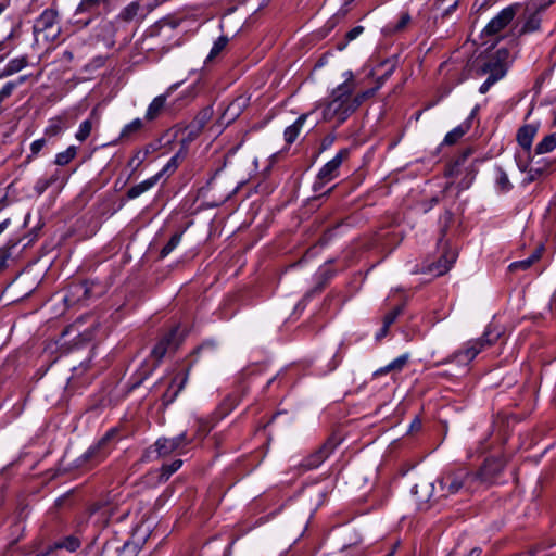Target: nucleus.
Listing matches in <instances>:
<instances>
[{"instance_id": "obj_1", "label": "nucleus", "mask_w": 556, "mask_h": 556, "mask_svg": "<svg viewBox=\"0 0 556 556\" xmlns=\"http://www.w3.org/2000/svg\"><path fill=\"white\" fill-rule=\"evenodd\" d=\"M353 92L348 85H338L330 94V100L323 105V119L345 122L354 113Z\"/></svg>"}, {"instance_id": "obj_2", "label": "nucleus", "mask_w": 556, "mask_h": 556, "mask_svg": "<svg viewBox=\"0 0 556 556\" xmlns=\"http://www.w3.org/2000/svg\"><path fill=\"white\" fill-rule=\"evenodd\" d=\"M476 479L473 472L466 468H459L455 471L444 472L438 480L442 497H448L454 495L462 490L467 492H475L478 490L476 485Z\"/></svg>"}, {"instance_id": "obj_3", "label": "nucleus", "mask_w": 556, "mask_h": 556, "mask_svg": "<svg viewBox=\"0 0 556 556\" xmlns=\"http://www.w3.org/2000/svg\"><path fill=\"white\" fill-rule=\"evenodd\" d=\"M33 33L35 40L39 42L41 39L46 42H55L61 35V26L59 25L58 11L48 8L34 22Z\"/></svg>"}, {"instance_id": "obj_4", "label": "nucleus", "mask_w": 556, "mask_h": 556, "mask_svg": "<svg viewBox=\"0 0 556 556\" xmlns=\"http://www.w3.org/2000/svg\"><path fill=\"white\" fill-rule=\"evenodd\" d=\"M150 9L141 0H135L124 7L113 21L103 22V28H110L112 36L130 23H139L149 13Z\"/></svg>"}, {"instance_id": "obj_5", "label": "nucleus", "mask_w": 556, "mask_h": 556, "mask_svg": "<svg viewBox=\"0 0 556 556\" xmlns=\"http://www.w3.org/2000/svg\"><path fill=\"white\" fill-rule=\"evenodd\" d=\"M495 338H490V331H485L480 338L469 340L455 351L444 363H456L459 366L469 365L476 356L484 349L495 342Z\"/></svg>"}, {"instance_id": "obj_6", "label": "nucleus", "mask_w": 556, "mask_h": 556, "mask_svg": "<svg viewBox=\"0 0 556 556\" xmlns=\"http://www.w3.org/2000/svg\"><path fill=\"white\" fill-rule=\"evenodd\" d=\"M117 429H110L97 444L90 446L78 459V465L87 463L99 464L104 460L112 451L111 442L117 435Z\"/></svg>"}, {"instance_id": "obj_7", "label": "nucleus", "mask_w": 556, "mask_h": 556, "mask_svg": "<svg viewBox=\"0 0 556 556\" xmlns=\"http://www.w3.org/2000/svg\"><path fill=\"white\" fill-rule=\"evenodd\" d=\"M184 340L179 326L173 327L166 332L154 345L151 351V356L159 364L168 352H174L178 349Z\"/></svg>"}, {"instance_id": "obj_8", "label": "nucleus", "mask_w": 556, "mask_h": 556, "mask_svg": "<svg viewBox=\"0 0 556 556\" xmlns=\"http://www.w3.org/2000/svg\"><path fill=\"white\" fill-rule=\"evenodd\" d=\"M102 11H111V0H80L75 10V16L84 14L88 16L77 20L76 23L81 24L83 27H87Z\"/></svg>"}, {"instance_id": "obj_9", "label": "nucleus", "mask_w": 556, "mask_h": 556, "mask_svg": "<svg viewBox=\"0 0 556 556\" xmlns=\"http://www.w3.org/2000/svg\"><path fill=\"white\" fill-rule=\"evenodd\" d=\"M505 466L501 457L486 458L478 472H473L478 489L482 485H490L495 482Z\"/></svg>"}, {"instance_id": "obj_10", "label": "nucleus", "mask_w": 556, "mask_h": 556, "mask_svg": "<svg viewBox=\"0 0 556 556\" xmlns=\"http://www.w3.org/2000/svg\"><path fill=\"white\" fill-rule=\"evenodd\" d=\"M346 149L340 150L329 162H327L318 172L317 181L314 184V189L318 190L324 184H327L339 175V168L343 160L348 156Z\"/></svg>"}, {"instance_id": "obj_11", "label": "nucleus", "mask_w": 556, "mask_h": 556, "mask_svg": "<svg viewBox=\"0 0 556 556\" xmlns=\"http://www.w3.org/2000/svg\"><path fill=\"white\" fill-rule=\"evenodd\" d=\"M191 442L192 439L188 438L186 432H181L174 438H160L153 446L159 457H165L174 452L182 450Z\"/></svg>"}, {"instance_id": "obj_12", "label": "nucleus", "mask_w": 556, "mask_h": 556, "mask_svg": "<svg viewBox=\"0 0 556 556\" xmlns=\"http://www.w3.org/2000/svg\"><path fill=\"white\" fill-rule=\"evenodd\" d=\"M434 483L428 479H420L412 488V495L415 498L416 505L419 509H428L435 501L433 498Z\"/></svg>"}, {"instance_id": "obj_13", "label": "nucleus", "mask_w": 556, "mask_h": 556, "mask_svg": "<svg viewBox=\"0 0 556 556\" xmlns=\"http://www.w3.org/2000/svg\"><path fill=\"white\" fill-rule=\"evenodd\" d=\"M518 4H513L501 10L483 28V34L493 36L503 30L516 16Z\"/></svg>"}, {"instance_id": "obj_14", "label": "nucleus", "mask_w": 556, "mask_h": 556, "mask_svg": "<svg viewBox=\"0 0 556 556\" xmlns=\"http://www.w3.org/2000/svg\"><path fill=\"white\" fill-rule=\"evenodd\" d=\"M337 443L332 439H328L316 451L305 457L300 467L307 471L318 468L334 451Z\"/></svg>"}, {"instance_id": "obj_15", "label": "nucleus", "mask_w": 556, "mask_h": 556, "mask_svg": "<svg viewBox=\"0 0 556 556\" xmlns=\"http://www.w3.org/2000/svg\"><path fill=\"white\" fill-rule=\"evenodd\" d=\"M539 130V124L531 123L521 126L516 136L518 144L523 149L529 157H532V142Z\"/></svg>"}, {"instance_id": "obj_16", "label": "nucleus", "mask_w": 556, "mask_h": 556, "mask_svg": "<svg viewBox=\"0 0 556 556\" xmlns=\"http://www.w3.org/2000/svg\"><path fill=\"white\" fill-rule=\"evenodd\" d=\"M179 84L172 85L167 91L163 94H160L155 97L151 103L148 105V109L146 111L144 119L147 122H152L156 119L164 111L167 98L170 96V93L177 89Z\"/></svg>"}, {"instance_id": "obj_17", "label": "nucleus", "mask_w": 556, "mask_h": 556, "mask_svg": "<svg viewBox=\"0 0 556 556\" xmlns=\"http://www.w3.org/2000/svg\"><path fill=\"white\" fill-rule=\"evenodd\" d=\"M480 74L488 75L492 81L497 83L507 72L506 64L497 56L488 60L479 70Z\"/></svg>"}, {"instance_id": "obj_18", "label": "nucleus", "mask_w": 556, "mask_h": 556, "mask_svg": "<svg viewBox=\"0 0 556 556\" xmlns=\"http://www.w3.org/2000/svg\"><path fill=\"white\" fill-rule=\"evenodd\" d=\"M127 513H123L119 517L114 516V507L109 504L96 505L92 507L90 517L93 518L94 522L102 526L108 525L111 520H122L125 518Z\"/></svg>"}, {"instance_id": "obj_19", "label": "nucleus", "mask_w": 556, "mask_h": 556, "mask_svg": "<svg viewBox=\"0 0 556 556\" xmlns=\"http://www.w3.org/2000/svg\"><path fill=\"white\" fill-rule=\"evenodd\" d=\"M477 113V108H475L470 115L457 127L453 128L451 131H448L444 139L443 143L445 144H454L456 143L465 134L468 132V130L471 127V121L473 119L475 115Z\"/></svg>"}, {"instance_id": "obj_20", "label": "nucleus", "mask_w": 556, "mask_h": 556, "mask_svg": "<svg viewBox=\"0 0 556 556\" xmlns=\"http://www.w3.org/2000/svg\"><path fill=\"white\" fill-rule=\"evenodd\" d=\"M455 261L456 253L454 251H447L438 260L437 263H433L430 266L429 271L437 276L444 275L452 268Z\"/></svg>"}, {"instance_id": "obj_21", "label": "nucleus", "mask_w": 556, "mask_h": 556, "mask_svg": "<svg viewBox=\"0 0 556 556\" xmlns=\"http://www.w3.org/2000/svg\"><path fill=\"white\" fill-rule=\"evenodd\" d=\"M249 98L239 96L224 111L223 117L227 118V123L235 121L248 106Z\"/></svg>"}, {"instance_id": "obj_22", "label": "nucleus", "mask_w": 556, "mask_h": 556, "mask_svg": "<svg viewBox=\"0 0 556 556\" xmlns=\"http://www.w3.org/2000/svg\"><path fill=\"white\" fill-rule=\"evenodd\" d=\"M160 178H161V174H155L154 176L132 186L127 191V198L132 200V199L140 197L144 192L152 189L157 184Z\"/></svg>"}, {"instance_id": "obj_23", "label": "nucleus", "mask_w": 556, "mask_h": 556, "mask_svg": "<svg viewBox=\"0 0 556 556\" xmlns=\"http://www.w3.org/2000/svg\"><path fill=\"white\" fill-rule=\"evenodd\" d=\"M80 546V541L78 538L74 535H68L66 538L60 539L53 543V545L49 546L47 552L43 554L48 556L58 549H66L68 552H75Z\"/></svg>"}, {"instance_id": "obj_24", "label": "nucleus", "mask_w": 556, "mask_h": 556, "mask_svg": "<svg viewBox=\"0 0 556 556\" xmlns=\"http://www.w3.org/2000/svg\"><path fill=\"white\" fill-rule=\"evenodd\" d=\"M409 359V354L405 353V354H402L400 356H397L396 358H394L392 362H390L388 365L377 369L375 372H374V376L376 377H379V376H382V375H387L391 371H402L403 368L405 367V365L407 364Z\"/></svg>"}, {"instance_id": "obj_25", "label": "nucleus", "mask_w": 556, "mask_h": 556, "mask_svg": "<svg viewBox=\"0 0 556 556\" xmlns=\"http://www.w3.org/2000/svg\"><path fill=\"white\" fill-rule=\"evenodd\" d=\"M28 56L27 55H21L14 59H11L4 68L2 70L0 77H8L12 76L22 70H24L28 65Z\"/></svg>"}, {"instance_id": "obj_26", "label": "nucleus", "mask_w": 556, "mask_h": 556, "mask_svg": "<svg viewBox=\"0 0 556 556\" xmlns=\"http://www.w3.org/2000/svg\"><path fill=\"white\" fill-rule=\"evenodd\" d=\"M307 117L308 114L300 115L292 125L285 129L283 137L288 144H291L296 140Z\"/></svg>"}, {"instance_id": "obj_27", "label": "nucleus", "mask_w": 556, "mask_h": 556, "mask_svg": "<svg viewBox=\"0 0 556 556\" xmlns=\"http://www.w3.org/2000/svg\"><path fill=\"white\" fill-rule=\"evenodd\" d=\"M143 119L135 118L130 123L126 124L121 132L118 139L121 141L131 140L137 134H139L143 129Z\"/></svg>"}, {"instance_id": "obj_28", "label": "nucleus", "mask_w": 556, "mask_h": 556, "mask_svg": "<svg viewBox=\"0 0 556 556\" xmlns=\"http://www.w3.org/2000/svg\"><path fill=\"white\" fill-rule=\"evenodd\" d=\"M542 251H543V247L542 245L538 247L528 258L522 260V261L513 262L508 266V269L510 271L527 270L528 268H530L532 266V264L534 262L540 260V257L542 255Z\"/></svg>"}, {"instance_id": "obj_29", "label": "nucleus", "mask_w": 556, "mask_h": 556, "mask_svg": "<svg viewBox=\"0 0 556 556\" xmlns=\"http://www.w3.org/2000/svg\"><path fill=\"white\" fill-rule=\"evenodd\" d=\"M556 148V132L545 136L534 148V155L552 152Z\"/></svg>"}, {"instance_id": "obj_30", "label": "nucleus", "mask_w": 556, "mask_h": 556, "mask_svg": "<svg viewBox=\"0 0 556 556\" xmlns=\"http://www.w3.org/2000/svg\"><path fill=\"white\" fill-rule=\"evenodd\" d=\"M473 153L472 148H466L464 149L458 156L455 159V161L451 164L448 168V175L450 176H457L460 173V167L466 163L469 156H471Z\"/></svg>"}, {"instance_id": "obj_31", "label": "nucleus", "mask_w": 556, "mask_h": 556, "mask_svg": "<svg viewBox=\"0 0 556 556\" xmlns=\"http://www.w3.org/2000/svg\"><path fill=\"white\" fill-rule=\"evenodd\" d=\"M186 154L187 153H186L185 147H180L178 152L169 159V161L166 163V165L157 174H161V177H162L164 174L174 173L179 165V161L182 160L186 156Z\"/></svg>"}, {"instance_id": "obj_32", "label": "nucleus", "mask_w": 556, "mask_h": 556, "mask_svg": "<svg viewBox=\"0 0 556 556\" xmlns=\"http://www.w3.org/2000/svg\"><path fill=\"white\" fill-rule=\"evenodd\" d=\"M182 466L181 459H175L169 464H164L160 469V481H167Z\"/></svg>"}, {"instance_id": "obj_33", "label": "nucleus", "mask_w": 556, "mask_h": 556, "mask_svg": "<svg viewBox=\"0 0 556 556\" xmlns=\"http://www.w3.org/2000/svg\"><path fill=\"white\" fill-rule=\"evenodd\" d=\"M495 186L498 191L507 192L513 188L506 172L502 167L496 168Z\"/></svg>"}, {"instance_id": "obj_34", "label": "nucleus", "mask_w": 556, "mask_h": 556, "mask_svg": "<svg viewBox=\"0 0 556 556\" xmlns=\"http://www.w3.org/2000/svg\"><path fill=\"white\" fill-rule=\"evenodd\" d=\"M77 154V148L70 146L65 151L55 155V164L59 166L67 165Z\"/></svg>"}, {"instance_id": "obj_35", "label": "nucleus", "mask_w": 556, "mask_h": 556, "mask_svg": "<svg viewBox=\"0 0 556 556\" xmlns=\"http://www.w3.org/2000/svg\"><path fill=\"white\" fill-rule=\"evenodd\" d=\"M189 370L186 371L185 376L181 378L179 384L175 389V391L172 392V387L168 388V390L163 394V402L165 404H170L174 402L178 393L185 388V384L188 380Z\"/></svg>"}, {"instance_id": "obj_36", "label": "nucleus", "mask_w": 556, "mask_h": 556, "mask_svg": "<svg viewBox=\"0 0 556 556\" xmlns=\"http://www.w3.org/2000/svg\"><path fill=\"white\" fill-rule=\"evenodd\" d=\"M186 137L181 139V147H185V149H188V144L192 142L202 131V128H200L198 125L190 123L186 129Z\"/></svg>"}, {"instance_id": "obj_37", "label": "nucleus", "mask_w": 556, "mask_h": 556, "mask_svg": "<svg viewBox=\"0 0 556 556\" xmlns=\"http://www.w3.org/2000/svg\"><path fill=\"white\" fill-rule=\"evenodd\" d=\"M182 233L184 232H177L170 237L168 242L161 250L160 256L162 258L169 255L179 245V243L181 242Z\"/></svg>"}, {"instance_id": "obj_38", "label": "nucleus", "mask_w": 556, "mask_h": 556, "mask_svg": "<svg viewBox=\"0 0 556 556\" xmlns=\"http://www.w3.org/2000/svg\"><path fill=\"white\" fill-rule=\"evenodd\" d=\"M93 123L91 118H87L79 124V127L75 134V138L84 142L91 134Z\"/></svg>"}, {"instance_id": "obj_39", "label": "nucleus", "mask_w": 556, "mask_h": 556, "mask_svg": "<svg viewBox=\"0 0 556 556\" xmlns=\"http://www.w3.org/2000/svg\"><path fill=\"white\" fill-rule=\"evenodd\" d=\"M540 25H541V17L538 14V12H535L527 18V21L525 22V24L522 26L521 33L526 34V33L536 31V30H539Z\"/></svg>"}, {"instance_id": "obj_40", "label": "nucleus", "mask_w": 556, "mask_h": 556, "mask_svg": "<svg viewBox=\"0 0 556 556\" xmlns=\"http://www.w3.org/2000/svg\"><path fill=\"white\" fill-rule=\"evenodd\" d=\"M459 0H437L435 7L442 10L443 16L451 15L458 7Z\"/></svg>"}, {"instance_id": "obj_41", "label": "nucleus", "mask_w": 556, "mask_h": 556, "mask_svg": "<svg viewBox=\"0 0 556 556\" xmlns=\"http://www.w3.org/2000/svg\"><path fill=\"white\" fill-rule=\"evenodd\" d=\"M228 41H229V39L227 36L218 37L214 41L213 47H212L206 60L210 61V60H213L214 58H216L225 49Z\"/></svg>"}, {"instance_id": "obj_42", "label": "nucleus", "mask_w": 556, "mask_h": 556, "mask_svg": "<svg viewBox=\"0 0 556 556\" xmlns=\"http://www.w3.org/2000/svg\"><path fill=\"white\" fill-rule=\"evenodd\" d=\"M213 115V109L211 106H207L203 109L194 118L192 122L193 124L198 125L200 128H204L206 123L211 119Z\"/></svg>"}, {"instance_id": "obj_43", "label": "nucleus", "mask_w": 556, "mask_h": 556, "mask_svg": "<svg viewBox=\"0 0 556 556\" xmlns=\"http://www.w3.org/2000/svg\"><path fill=\"white\" fill-rule=\"evenodd\" d=\"M364 31L363 26H355L351 30H349L345 35V41L343 43L338 45L339 50H343L350 41L355 40L358 36H361Z\"/></svg>"}, {"instance_id": "obj_44", "label": "nucleus", "mask_w": 556, "mask_h": 556, "mask_svg": "<svg viewBox=\"0 0 556 556\" xmlns=\"http://www.w3.org/2000/svg\"><path fill=\"white\" fill-rule=\"evenodd\" d=\"M377 90L378 89L375 87L353 96V103L355 105V110H357L364 101L371 98Z\"/></svg>"}, {"instance_id": "obj_45", "label": "nucleus", "mask_w": 556, "mask_h": 556, "mask_svg": "<svg viewBox=\"0 0 556 556\" xmlns=\"http://www.w3.org/2000/svg\"><path fill=\"white\" fill-rule=\"evenodd\" d=\"M403 309L404 305H399L394 307L383 317V324L390 327L396 320V318L403 313Z\"/></svg>"}, {"instance_id": "obj_46", "label": "nucleus", "mask_w": 556, "mask_h": 556, "mask_svg": "<svg viewBox=\"0 0 556 556\" xmlns=\"http://www.w3.org/2000/svg\"><path fill=\"white\" fill-rule=\"evenodd\" d=\"M16 87H18V83L8 81L3 85L0 89V104L13 93Z\"/></svg>"}, {"instance_id": "obj_47", "label": "nucleus", "mask_w": 556, "mask_h": 556, "mask_svg": "<svg viewBox=\"0 0 556 556\" xmlns=\"http://www.w3.org/2000/svg\"><path fill=\"white\" fill-rule=\"evenodd\" d=\"M412 21L410 14L408 12H404L401 14L397 23L394 26L395 31L403 30Z\"/></svg>"}, {"instance_id": "obj_48", "label": "nucleus", "mask_w": 556, "mask_h": 556, "mask_svg": "<svg viewBox=\"0 0 556 556\" xmlns=\"http://www.w3.org/2000/svg\"><path fill=\"white\" fill-rule=\"evenodd\" d=\"M344 77V81L341 85H348L350 88V91L354 92L356 88V83L354 80V74L352 71H346L342 75Z\"/></svg>"}, {"instance_id": "obj_49", "label": "nucleus", "mask_w": 556, "mask_h": 556, "mask_svg": "<svg viewBox=\"0 0 556 556\" xmlns=\"http://www.w3.org/2000/svg\"><path fill=\"white\" fill-rule=\"evenodd\" d=\"M45 146H46V140L43 138L33 141L30 144L31 154L29 157L38 155Z\"/></svg>"}, {"instance_id": "obj_50", "label": "nucleus", "mask_w": 556, "mask_h": 556, "mask_svg": "<svg viewBox=\"0 0 556 556\" xmlns=\"http://www.w3.org/2000/svg\"><path fill=\"white\" fill-rule=\"evenodd\" d=\"M49 187L50 182L46 178H40L36 181L34 190L38 195H41Z\"/></svg>"}, {"instance_id": "obj_51", "label": "nucleus", "mask_w": 556, "mask_h": 556, "mask_svg": "<svg viewBox=\"0 0 556 556\" xmlns=\"http://www.w3.org/2000/svg\"><path fill=\"white\" fill-rule=\"evenodd\" d=\"M394 68H395V65L391 64V66L386 71V73L383 75H381L380 77H378L377 86H376L377 89L381 88V86L389 79V77L394 72Z\"/></svg>"}, {"instance_id": "obj_52", "label": "nucleus", "mask_w": 556, "mask_h": 556, "mask_svg": "<svg viewBox=\"0 0 556 556\" xmlns=\"http://www.w3.org/2000/svg\"><path fill=\"white\" fill-rule=\"evenodd\" d=\"M556 0H532V4L536 10H544L554 3Z\"/></svg>"}, {"instance_id": "obj_53", "label": "nucleus", "mask_w": 556, "mask_h": 556, "mask_svg": "<svg viewBox=\"0 0 556 556\" xmlns=\"http://www.w3.org/2000/svg\"><path fill=\"white\" fill-rule=\"evenodd\" d=\"M494 84L495 83L492 81L490 78H486L485 81L479 88L480 93H486Z\"/></svg>"}, {"instance_id": "obj_54", "label": "nucleus", "mask_w": 556, "mask_h": 556, "mask_svg": "<svg viewBox=\"0 0 556 556\" xmlns=\"http://www.w3.org/2000/svg\"><path fill=\"white\" fill-rule=\"evenodd\" d=\"M389 328V326L383 324L381 329L377 332L376 339L381 340L382 338H384L388 334Z\"/></svg>"}, {"instance_id": "obj_55", "label": "nucleus", "mask_w": 556, "mask_h": 556, "mask_svg": "<svg viewBox=\"0 0 556 556\" xmlns=\"http://www.w3.org/2000/svg\"><path fill=\"white\" fill-rule=\"evenodd\" d=\"M11 225V219L7 218L3 222L0 223V236L3 233V231Z\"/></svg>"}, {"instance_id": "obj_56", "label": "nucleus", "mask_w": 556, "mask_h": 556, "mask_svg": "<svg viewBox=\"0 0 556 556\" xmlns=\"http://www.w3.org/2000/svg\"><path fill=\"white\" fill-rule=\"evenodd\" d=\"M13 37V33H11L4 40L0 41V53L7 49V40Z\"/></svg>"}, {"instance_id": "obj_57", "label": "nucleus", "mask_w": 556, "mask_h": 556, "mask_svg": "<svg viewBox=\"0 0 556 556\" xmlns=\"http://www.w3.org/2000/svg\"><path fill=\"white\" fill-rule=\"evenodd\" d=\"M10 0H1L0 1V15L4 12V10L9 7Z\"/></svg>"}, {"instance_id": "obj_58", "label": "nucleus", "mask_w": 556, "mask_h": 556, "mask_svg": "<svg viewBox=\"0 0 556 556\" xmlns=\"http://www.w3.org/2000/svg\"><path fill=\"white\" fill-rule=\"evenodd\" d=\"M59 178H60L59 173H55L46 179L50 182V186H52L53 184H55L59 180Z\"/></svg>"}, {"instance_id": "obj_59", "label": "nucleus", "mask_w": 556, "mask_h": 556, "mask_svg": "<svg viewBox=\"0 0 556 556\" xmlns=\"http://www.w3.org/2000/svg\"><path fill=\"white\" fill-rule=\"evenodd\" d=\"M28 76L27 75H23V76H20L14 83H18V86L24 84L26 80H27Z\"/></svg>"}, {"instance_id": "obj_60", "label": "nucleus", "mask_w": 556, "mask_h": 556, "mask_svg": "<svg viewBox=\"0 0 556 556\" xmlns=\"http://www.w3.org/2000/svg\"><path fill=\"white\" fill-rule=\"evenodd\" d=\"M480 554H481L480 549L473 548V549L470 551L468 556H480Z\"/></svg>"}, {"instance_id": "obj_61", "label": "nucleus", "mask_w": 556, "mask_h": 556, "mask_svg": "<svg viewBox=\"0 0 556 556\" xmlns=\"http://www.w3.org/2000/svg\"><path fill=\"white\" fill-rule=\"evenodd\" d=\"M11 50H12V49H10L9 51H7V53H5V54L1 55V56H0V60H3V59H4V56L11 52Z\"/></svg>"}, {"instance_id": "obj_62", "label": "nucleus", "mask_w": 556, "mask_h": 556, "mask_svg": "<svg viewBox=\"0 0 556 556\" xmlns=\"http://www.w3.org/2000/svg\"><path fill=\"white\" fill-rule=\"evenodd\" d=\"M270 0H264V2L261 4V7L266 5Z\"/></svg>"}, {"instance_id": "obj_63", "label": "nucleus", "mask_w": 556, "mask_h": 556, "mask_svg": "<svg viewBox=\"0 0 556 556\" xmlns=\"http://www.w3.org/2000/svg\"><path fill=\"white\" fill-rule=\"evenodd\" d=\"M388 556H392V554H389Z\"/></svg>"}]
</instances>
